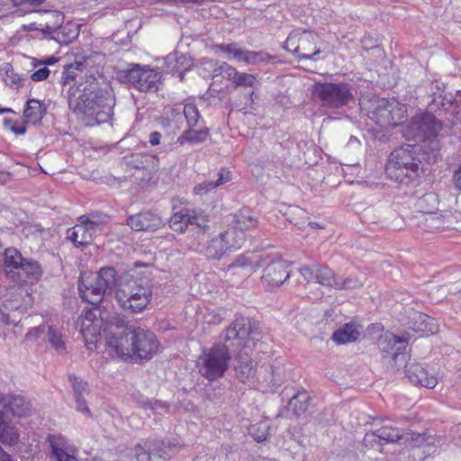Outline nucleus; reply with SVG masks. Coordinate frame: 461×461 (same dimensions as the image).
Masks as SVG:
<instances>
[{
    "label": "nucleus",
    "mask_w": 461,
    "mask_h": 461,
    "mask_svg": "<svg viewBox=\"0 0 461 461\" xmlns=\"http://www.w3.org/2000/svg\"><path fill=\"white\" fill-rule=\"evenodd\" d=\"M222 342L214 343L204 349L200 357L199 372L208 381H216L224 376L229 369L232 354L247 347L249 341H258L261 338L259 323L249 317L238 316L221 336Z\"/></svg>",
    "instance_id": "f257e3e1"
},
{
    "label": "nucleus",
    "mask_w": 461,
    "mask_h": 461,
    "mask_svg": "<svg viewBox=\"0 0 461 461\" xmlns=\"http://www.w3.org/2000/svg\"><path fill=\"white\" fill-rule=\"evenodd\" d=\"M69 92L68 105L77 118L87 127L108 122L113 115L115 97L111 88H102L93 78L79 95Z\"/></svg>",
    "instance_id": "f03ea898"
},
{
    "label": "nucleus",
    "mask_w": 461,
    "mask_h": 461,
    "mask_svg": "<svg viewBox=\"0 0 461 461\" xmlns=\"http://www.w3.org/2000/svg\"><path fill=\"white\" fill-rule=\"evenodd\" d=\"M438 157V144L434 140L428 150L425 144H406L394 149L387 160L385 173L400 184H410L421 172V164H433Z\"/></svg>",
    "instance_id": "7ed1b4c3"
},
{
    "label": "nucleus",
    "mask_w": 461,
    "mask_h": 461,
    "mask_svg": "<svg viewBox=\"0 0 461 461\" xmlns=\"http://www.w3.org/2000/svg\"><path fill=\"white\" fill-rule=\"evenodd\" d=\"M107 345L121 358L149 360L158 351L159 343L152 331L127 324L115 327Z\"/></svg>",
    "instance_id": "20e7f679"
},
{
    "label": "nucleus",
    "mask_w": 461,
    "mask_h": 461,
    "mask_svg": "<svg viewBox=\"0 0 461 461\" xmlns=\"http://www.w3.org/2000/svg\"><path fill=\"white\" fill-rule=\"evenodd\" d=\"M117 284V272L113 267H102L96 274L78 281L80 297L94 308L86 312L89 321L108 322V312H103L100 303L107 294H111Z\"/></svg>",
    "instance_id": "39448f33"
},
{
    "label": "nucleus",
    "mask_w": 461,
    "mask_h": 461,
    "mask_svg": "<svg viewBox=\"0 0 461 461\" xmlns=\"http://www.w3.org/2000/svg\"><path fill=\"white\" fill-rule=\"evenodd\" d=\"M407 341L398 336L391 335L380 340L382 351L384 353V359L390 358L389 363L400 369L403 367L404 375L409 381L414 384L432 389L438 384V379L415 361H411V357L406 352Z\"/></svg>",
    "instance_id": "423d86ee"
},
{
    "label": "nucleus",
    "mask_w": 461,
    "mask_h": 461,
    "mask_svg": "<svg viewBox=\"0 0 461 461\" xmlns=\"http://www.w3.org/2000/svg\"><path fill=\"white\" fill-rule=\"evenodd\" d=\"M311 94L312 100L324 110L343 109L355 103L353 86L345 82H316Z\"/></svg>",
    "instance_id": "0eeeda50"
},
{
    "label": "nucleus",
    "mask_w": 461,
    "mask_h": 461,
    "mask_svg": "<svg viewBox=\"0 0 461 461\" xmlns=\"http://www.w3.org/2000/svg\"><path fill=\"white\" fill-rule=\"evenodd\" d=\"M428 110V113H419L411 118L403 130V136L407 140L416 141V144H425L429 150L432 141L439 145L437 137L443 124L432 114L433 112Z\"/></svg>",
    "instance_id": "6e6552de"
},
{
    "label": "nucleus",
    "mask_w": 461,
    "mask_h": 461,
    "mask_svg": "<svg viewBox=\"0 0 461 461\" xmlns=\"http://www.w3.org/2000/svg\"><path fill=\"white\" fill-rule=\"evenodd\" d=\"M152 297V285L147 279L132 280L116 292L119 306L127 313L142 312Z\"/></svg>",
    "instance_id": "1a4fd4ad"
},
{
    "label": "nucleus",
    "mask_w": 461,
    "mask_h": 461,
    "mask_svg": "<svg viewBox=\"0 0 461 461\" xmlns=\"http://www.w3.org/2000/svg\"><path fill=\"white\" fill-rule=\"evenodd\" d=\"M116 77L121 83L144 93L158 91L161 79L158 70L137 63L129 64L127 68L118 71Z\"/></svg>",
    "instance_id": "9d476101"
},
{
    "label": "nucleus",
    "mask_w": 461,
    "mask_h": 461,
    "mask_svg": "<svg viewBox=\"0 0 461 461\" xmlns=\"http://www.w3.org/2000/svg\"><path fill=\"white\" fill-rule=\"evenodd\" d=\"M179 448L176 439L147 438L135 445L131 455L136 461H152L153 457L168 461L178 452Z\"/></svg>",
    "instance_id": "9b49d317"
},
{
    "label": "nucleus",
    "mask_w": 461,
    "mask_h": 461,
    "mask_svg": "<svg viewBox=\"0 0 461 461\" xmlns=\"http://www.w3.org/2000/svg\"><path fill=\"white\" fill-rule=\"evenodd\" d=\"M403 105L385 98H376L371 101L367 109V116L382 128L394 127L405 120Z\"/></svg>",
    "instance_id": "f8f14e48"
},
{
    "label": "nucleus",
    "mask_w": 461,
    "mask_h": 461,
    "mask_svg": "<svg viewBox=\"0 0 461 461\" xmlns=\"http://www.w3.org/2000/svg\"><path fill=\"white\" fill-rule=\"evenodd\" d=\"M244 241V235L238 234L234 230H227L208 241L204 254L208 258L219 260L240 249Z\"/></svg>",
    "instance_id": "ddd939ff"
},
{
    "label": "nucleus",
    "mask_w": 461,
    "mask_h": 461,
    "mask_svg": "<svg viewBox=\"0 0 461 461\" xmlns=\"http://www.w3.org/2000/svg\"><path fill=\"white\" fill-rule=\"evenodd\" d=\"M427 107L431 112L447 110V106L461 104V92L456 91V95L447 93L443 83L433 81L429 84V93L428 94Z\"/></svg>",
    "instance_id": "4468645a"
},
{
    "label": "nucleus",
    "mask_w": 461,
    "mask_h": 461,
    "mask_svg": "<svg viewBox=\"0 0 461 461\" xmlns=\"http://www.w3.org/2000/svg\"><path fill=\"white\" fill-rule=\"evenodd\" d=\"M126 224L134 231L154 232L161 229L165 222L157 212L147 210L130 215Z\"/></svg>",
    "instance_id": "2eb2a0df"
},
{
    "label": "nucleus",
    "mask_w": 461,
    "mask_h": 461,
    "mask_svg": "<svg viewBox=\"0 0 461 461\" xmlns=\"http://www.w3.org/2000/svg\"><path fill=\"white\" fill-rule=\"evenodd\" d=\"M289 264L281 258L269 262L263 270L262 282L267 286H279L291 276Z\"/></svg>",
    "instance_id": "dca6fc26"
},
{
    "label": "nucleus",
    "mask_w": 461,
    "mask_h": 461,
    "mask_svg": "<svg viewBox=\"0 0 461 461\" xmlns=\"http://www.w3.org/2000/svg\"><path fill=\"white\" fill-rule=\"evenodd\" d=\"M204 222L203 217L194 214V211L186 208L175 212L168 221L170 229L178 233H184L189 226L205 229L208 226Z\"/></svg>",
    "instance_id": "f3484780"
},
{
    "label": "nucleus",
    "mask_w": 461,
    "mask_h": 461,
    "mask_svg": "<svg viewBox=\"0 0 461 461\" xmlns=\"http://www.w3.org/2000/svg\"><path fill=\"white\" fill-rule=\"evenodd\" d=\"M4 307L12 312H23L32 305V297L27 285H17L5 295Z\"/></svg>",
    "instance_id": "a211bd4d"
},
{
    "label": "nucleus",
    "mask_w": 461,
    "mask_h": 461,
    "mask_svg": "<svg viewBox=\"0 0 461 461\" xmlns=\"http://www.w3.org/2000/svg\"><path fill=\"white\" fill-rule=\"evenodd\" d=\"M166 71L172 75H177L182 81L186 71L194 67V60L187 53L175 51L165 59Z\"/></svg>",
    "instance_id": "6ab92c4d"
},
{
    "label": "nucleus",
    "mask_w": 461,
    "mask_h": 461,
    "mask_svg": "<svg viewBox=\"0 0 461 461\" xmlns=\"http://www.w3.org/2000/svg\"><path fill=\"white\" fill-rule=\"evenodd\" d=\"M128 167L136 169L137 172H147L145 179H152L158 170V159L156 156L145 153H135L128 158Z\"/></svg>",
    "instance_id": "aec40b11"
},
{
    "label": "nucleus",
    "mask_w": 461,
    "mask_h": 461,
    "mask_svg": "<svg viewBox=\"0 0 461 461\" xmlns=\"http://www.w3.org/2000/svg\"><path fill=\"white\" fill-rule=\"evenodd\" d=\"M235 361L234 371L239 381L242 384L254 383L257 368L253 359L246 352H240L235 356Z\"/></svg>",
    "instance_id": "412c9836"
},
{
    "label": "nucleus",
    "mask_w": 461,
    "mask_h": 461,
    "mask_svg": "<svg viewBox=\"0 0 461 461\" xmlns=\"http://www.w3.org/2000/svg\"><path fill=\"white\" fill-rule=\"evenodd\" d=\"M68 381L71 384L73 396L76 401L77 411L78 412L90 416V410L86 401V396H87L90 393L87 382L76 376L75 375H70L68 376Z\"/></svg>",
    "instance_id": "4be33fe9"
},
{
    "label": "nucleus",
    "mask_w": 461,
    "mask_h": 461,
    "mask_svg": "<svg viewBox=\"0 0 461 461\" xmlns=\"http://www.w3.org/2000/svg\"><path fill=\"white\" fill-rule=\"evenodd\" d=\"M455 217H457V215H455L452 211L433 212L425 216V225L431 231H441L449 228L455 229Z\"/></svg>",
    "instance_id": "5701e85b"
},
{
    "label": "nucleus",
    "mask_w": 461,
    "mask_h": 461,
    "mask_svg": "<svg viewBox=\"0 0 461 461\" xmlns=\"http://www.w3.org/2000/svg\"><path fill=\"white\" fill-rule=\"evenodd\" d=\"M43 275V269L39 261L25 258L15 274L14 281L37 282Z\"/></svg>",
    "instance_id": "b1692460"
},
{
    "label": "nucleus",
    "mask_w": 461,
    "mask_h": 461,
    "mask_svg": "<svg viewBox=\"0 0 461 461\" xmlns=\"http://www.w3.org/2000/svg\"><path fill=\"white\" fill-rule=\"evenodd\" d=\"M0 405L19 417L27 416L31 411L30 403L21 395L0 393Z\"/></svg>",
    "instance_id": "393cba45"
},
{
    "label": "nucleus",
    "mask_w": 461,
    "mask_h": 461,
    "mask_svg": "<svg viewBox=\"0 0 461 461\" xmlns=\"http://www.w3.org/2000/svg\"><path fill=\"white\" fill-rule=\"evenodd\" d=\"M235 225L230 230H234L238 234H242L245 230L255 229L258 225V217L257 212L249 207H243L234 214Z\"/></svg>",
    "instance_id": "a878e982"
},
{
    "label": "nucleus",
    "mask_w": 461,
    "mask_h": 461,
    "mask_svg": "<svg viewBox=\"0 0 461 461\" xmlns=\"http://www.w3.org/2000/svg\"><path fill=\"white\" fill-rule=\"evenodd\" d=\"M24 258H25L17 249L13 247L5 249L1 260L4 271L12 279H15V274L17 270H19Z\"/></svg>",
    "instance_id": "bb28decb"
},
{
    "label": "nucleus",
    "mask_w": 461,
    "mask_h": 461,
    "mask_svg": "<svg viewBox=\"0 0 461 461\" xmlns=\"http://www.w3.org/2000/svg\"><path fill=\"white\" fill-rule=\"evenodd\" d=\"M47 113V106L38 99H28L23 110L25 122H31L34 125L41 122L43 116Z\"/></svg>",
    "instance_id": "cd10ccee"
},
{
    "label": "nucleus",
    "mask_w": 461,
    "mask_h": 461,
    "mask_svg": "<svg viewBox=\"0 0 461 461\" xmlns=\"http://www.w3.org/2000/svg\"><path fill=\"white\" fill-rule=\"evenodd\" d=\"M360 326L348 322L339 328L332 334V339L338 345L356 341L360 336Z\"/></svg>",
    "instance_id": "c85d7f7f"
},
{
    "label": "nucleus",
    "mask_w": 461,
    "mask_h": 461,
    "mask_svg": "<svg viewBox=\"0 0 461 461\" xmlns=\"http://www.w3.org/2000/svg\"><path fill=\"white\" fill-rule=\"evenodd\" d=\"M94 234L91 229H88L86 225L77 224L68 230L67 238L72 241L76 247H81L90 244Z\"/></svg>",
    "instance_id": "c756f323"
},
{
    "label": "nucleus",
    "mask_w": 461,
    "mask_h": 461,
    "mask_svg": "<svg viewBox=\"0 0 461 461\" xmlns=\"http://www.w3.org/2000/svg\"><path fill=\"white\" fill-rule=\"evenodd\" d=\"M197 126L188 127L185 130L177 139V142L180 145L185 143L198 144L205 141L209 136V130L203 126L196 128Z\"/></svg>",
    "instance_id": "7c9ffc66"
},
{
    "label": "nucleus",
    "mask_w": 461,
    "mask_h": 461,
    "mask_svg": "<svg viewBox=\"0 0 461 461\" xmlns=\"http://www.w3.org/2000/svg\"><path fill=\"white\" fill-rule=\"evenodd\" d=\"M316 40V35L303 32L301 33V41L299 44L298 57L304 59H314V57L320 53L319 49L312 47Z\"/></svg>",
    "instance_id": "2f4dec72"
},
{
    "label": "nucleus",
    "mask_w": 461,
    "mask_h": 461,
    "mask_svg": "<svg viewBox=\"0 0 461 461\" xmlns=\"http://www.w3.org/2000/svg\"><path fill=\"white\" fill-rule=\"evenodd\" d=\"M413 330L420 332V336H429L437 331L438 326L435 320L427 314L416 312L413 317Z\"/></svg>",
    "instance_id": "473e14b6"
},
{
    "label": "nucleus",
    "mask_w": 461,
    "mask_h": 461,
    "mask_svg": "<svg viewBox=\"0 0 461 461\" xmlns=\"http://www.w3.org/2000/svg\"><path fill=\"white\" fill-rule=\"evenodd\" d=\"M79 31L77 25L73 23H68L65 25H58L56 35L51 37L52 40L60 45H68L78 37Z\"/></svg>",
    "instance_id": "72a5a7b5"
},
{
    "label": "nucleus",
    "mask_w": 461,
    "mask_h": 461,
    "mask_svg": "<svg viewBox=\"0 0 461 461\" xmlns=\"http://www.w3.org/2000/svg\"><path fill=\"white\" fill-rule=\"evenodd\" d=\"M375 429L383 445L397 443L403 440V438H408V436L404 434V430L396 427L383 425Z\"/></svg>",
    "instance_id": "f704fd0d"
},
{
    "label": "nucleus",
    "mask_w": 461,
    "mask_h": 461,
    "mask_svg": "<svg viewBox=\"0 0 461 461\" xmlns=\"http://www.w3.org/2000/svg\"><path fill=\"white\" fill-rule=\"evenodd\" d=\"M438 196L436 193L430 192L419 197L415 202V208L418 212L428 215L438 209Z\"/></svg>",
    "instance_id": "c9c22d12"
},
{
    "label": "nucleus",
    "mask_w": 461,
    "mask_h": 461,
    "mask_svg": "<svg viewBox=\"0 0 461 461\" xmlns=\"http://www.w3.org/2000/svg\"><path fill=\"white\" fill-rule=\"evenodd\" d=\"M19 439V434L15 428L12 426L5 419L3 412L0 411V442L13 445Z\"/></svg>",
    "instance_id": "e433bc0d"
},
{
    "label": "nucleus",
    "mask_w": 461,
    "mask_h": 461,
    "mask_svg": "<svg viewBox=\"0 0 461 461\" xmlns=\"http://www.w3.org/2000/svg\"><path fill=\"white\" fill-rule=\"evenodd\" d=\"M19 439V434L15 428L12 426L5 419L3 412L0 411V442L13 445Z\"/></svg>",
    "instance_id": "4c0bfd02"
},
{
    "label": "nucleus",
    "mask_w": 461,
    "mask_h": 461,
    "mask_svg": "<svg viewBox=\"0 0 461 461\" xmlns=\"http://www.w3.org/2000/svg\"><path fill=\"white\" fill-rule=\"evenodd\" d=\"M310 402V395L306 391H299L288 402V408L296 416H301L307 411Z\"/></svg>",
    "instance_id": "58836bf2"
},
{
    "label": "nucleus",
    "mask_w": 461,
    "mask_h": 461,
    "mask_svg": "<svg viewBox=\"0 0 461 461\" xmlns=\"http://www.w3.org/2000/svg\"><path fill=\"white\" fill-rule=\"evenodd\" d=\"M258 262V256L254 254H242L238 256L235 260L228 266V270L239 267L249 273H252L259 267Z\"/></svg>",
    "instance_id": "ea45409f"
},
{
    "label": "nucleus",
    "mask_w": 461,
    "mask_h": 461,
    "mask_svg": "<svg viewBox=\"0 0 461 461\" xmlns=\"http://www.w3.org/2000/svg\"><path fill=\"white\" fill-rule=\"evenodd\" d=\"M32 12L45 13V14H48L49 15L52 16L55 19V22L53 23V24H50V23L47 22L45 26L42 29H41V31L44 34L51 35L50 38L53 35H56V32L58 31V25L62 24L64 22V14L59 11H51V10H43V9L26 11V13H32Z\"/></svg>",
    "instance_id": "a19ab883"
},
{
    "label": "nucleus",
    "mask_w": 461,
    "mask_h": 461,
    "mask_svg": "<svg viewBox=\"0 0 461 461\" xmlns=\"http://www.w3.org/2000/svg\"><path fill=\"white\" fill-rule=\"evenodd\" d=\"M315 282L330 287L338 285L334 272L330 268L321 265H316Z\"/></svg>",
    "instance_id": "79ce46f5"
},
{
    "label": "nucleus",
    "mask_w": 461,
    "mask_h": 461,
    "mask_svg": "<svg viewBox=\"0 0 461 461\" xmlns=\"http://www.w3.org/2000/svg\"><path fill=\"white\" fill-rule=\"evenodd\" d=\"M48 342L58 354L63 355L67 352L66 343L62 333L52 326L48 327Z\"/></svg>",
    "instance_id": "37998d69"
},
{
    "label": "nucleus",
    "mask_w": 461,
    "mask_h": 461,
    "mask_svg": "<svg viewBox=\"0 0 461 461\" xmlns=\"http://www.w3.org/2000/svg\"><path fill=\"white\" fill-rule=\"evenodd\" d=\"M404 434L408 436V438H403L404 441H411L413 443V447H429L433 444L434 438L432 436L427 433H417L413 431H404Z\"/></svg>",
    "instance_id": "c03bdc74"
},
{
    "label": "nucleus",
    "mask_w": 461,
    "mask_h": 461,
    "mask_svg": "<svg viewBox=\"0 0 461 461\" xmlns=\"http://www.w3.org/2000/svg\"><path fill=\"white\" fill-rule=\"evenodd\" d=\"M183 113L185 117L188 127L198 126L201 116L194 104L189 103L185 104Z\"/></svg>",
    "instance_id": "a18cd8bd"
},
{
    "label": "nucleus",
    "mask_w": 461,
    "mask_h": 461,
    "mask_svg": "<svg viewBox=\"0 0 461 461\" xmlns=\"http://www.w3.org/2000/svg\"><path fill=\"white\" fill-rule=\"evenodd\" d=\"M110 217L101 211L90 212V229L95 233L96 230H100L101 227L105 225Z\"/></svg>",
    "instance_id": "49530a36"
},
{
    "label": "nucleus",
    "mask_w": 461,
    "mask_h": 461,
    "mask_svg": "<svg viewBox=\"0 0 461 461\" xmlns=\"http://www.w3.org/2000/svg\"><path fill=\"white\" fill-rule=\"evenodd\" d=\"M48 442L50 443L52 456L69 447L66 438L61 435H49Z\"/></svg>",
    "instance_id": "de8ad7c7"
},
{
    "label": "nucleus",
    "mask_w": 461,
    "mask_h": 461,
    "mask_svg": "<svg viewBox=\"0 0 461 461\" xmlns=\"http://www.w3.org/2000/svg\"><path fill=\"white\" fill-rule=\"evenodd\" d=\"M215 68L213 69L214 76L224 75L226 78L230 81H234L235 77L238 76V71L235 68L229 65L226 62H216Z\"/></svg>",
    "instance_id": "09e8293b"
},
{
    "label": "nucleus",
    "mask_w": 461,
    "mask_h": 461,
    "mask_svg": "<svg viewBox=\"0 0 461 461\" xmlns=\"http://www.w3.org/2000/svg\"><path fill=\"white\" fill-rule=\"evenodd\" d=\"M140 405L143 409L151 410L155 412H158L159 411L169 412L170 411V404L168 402L157 399H147L143 401Z\"/></svg>",
    "instance_id": "8fccbe9b"
},
{
    "label": "nucleus",
    "mask_w": 461,
    "mask_h": 461,
    "mask_svg": "<svg viewBox=\"0 0 461 461\" xmlns=\"http://www.w3.org/2000/svg\"><path fill=\"white\" fill-rule=\"evenodd\" d=\"M301 33L292 32L287 37L284 48L291 53L298 56Z\"/></svg>",
    "instance_id": "3c124183"
},
{
    "label": "nucleus",
    "mask_w": 461,
    "mask_h": 461,
    "mask_svg": "<svg viewBox=\"0 0 461 461\" xmlns=\"http://www.w3.org/2000/svg\"><path fill=\"white\" fill-rule=\"evenodd\" d=\"M362 443L367 448L380 447L383 446L375 429L366 433Z\"/></svg>",
    "instance_id": "603ef678"
},
{
    "label": "nucleus",
    "mask_w": 461,
    "mask_h": 461,
    "mask_svg": "<svg viewBox=\"0 0 461 461\" xmlns=\"http://www.w3.org/2000/svg\"><path fill=\"white\" fill-rule=\"evenodd\" d=\"M233 83L239 86H253L256 83V77L252 74L238 72Z\"/></svg>",
    "instance_id": "864d4df0"
},
{
    "label": "nucleus",
    "mask_w": 461,
    "mask_h": 461,
    "mask_svg": "<svg viewBox=\"0 0 461 461\" xmlns=\"http://www.w3.org/2000/svg\"><path fill=\"white\" fill-rule=\"evenodd\" d=\"M269 369L271 371L270 383H272L274 386H280L284 383L283 367L270 366Z\"/></svg>",
    "instance_id": "5fc2aeb1"
},
{
    "label": "nucleus",
    "mask_w": 461,
    "mask_h": 461,
    "mask_svg": "<svg viewBox=\"0 0 461 461\" xmlns=\"http://www.w3.org/2000/svg\"><path fill=\"white\" fill-rule=\"evenodd\" d=\"M337 284L338 285L334 287L336 289H357L363 285L359 280L353 278H346L343 280L337 278Z\"/></svg>",
    "instance_id": "6e6d98bb"
},
{
    "label": "nucleus",
    "mask_w": 461,
    "mask_h": 461,
    "mask_svg": "<svg viewBox=\"0 0 461 461\" xmlns=\"http://www.w3.org/2000/svg\"><path fill=\"white\" fill-rule=\"evenodd\" d=\"M316 265L312 267L304 266L299 269L301 276L306 282H315Z\"/></svg>",
    "instance_id": "4d7b16f0"
},
{
    "label": "nucleus",
    "mask_w": 461,
    "mask_h": 461,
    "mask_svg": "<svg viewBox=\"0 0 461 461\" xmlns=\"http://www.w3.org/2000/svg\"><path fill=\"white\" fill-rule=\"evenodd\" d=\"M215 187H217L215 181H205L203 184L196 185L194 187V192L197 194H204Z\"/></svg>",
    "instance_id": "13d9d810"
},
{
    "label": "nucleus",
    "mask_w": 461,
    "mask_h": 461,
    "mask_svg": "<svg viewBox=\"0 0 461 461\" xmlns=\"http://www.w3.org/2000/svg\"><path fill=\"white\" fill-rule=\"evenodd\" d=\"M48 331V327L46 325H40L38 327L31 329L26 334V339L31 340L32 339H38L42 334Z\"/></svg>",
    "instance_id": "bf43d9fd"
},
{
    "label": "nucleus",
    "mask_w": 461,
    "mask_h": 461,
    "mask_svg": "<svg viewBox=\"0 0 461 461\" xmlns=\"http://www.w3.org/2000/svg\"><path fill=\"white\" fill-rule=\"evenodd\" d=\"M50 72V69L46 66H44V67L37 69L36 71H34L31 75V79L34 82L42 81L49 77Z\"/></svg>",
    "instance_id": "052dcab7"
},
{
    "label": "nucleus",
    "mask_w": 461,
    "mask_h": 461,
    "mask_svg": "<svg viewBox=\"0 0 461 461\" xmlns=\"http://www.w3.org/2000/svg\"><path fill=\"white\" fill-rule=\"evenodd\" d=\"M263 52H257V51H251L247 50L246 57H245V62L247 64H257L258 61H263Z\"/></svg>",
    "instance_id": "680f3d73"
},
{
    "label": "nucleus",
    "mask_w": 461,
    "mask_h": 461,
    "mask_svg": "<svg viewBox=\"0 0 461 461\" xmlns=\"http://www.w3.org/2000/svg\"><path fill=\"white\" fill-rule=\"evenodd\" d=\"M53 456L57 461H77V458L69 454V447L53 455Z\"/></svg>",
    "instance_id": "e2e57ef3"
},
{
    "label": "nucleus",
    "mask_w": 461,
    "mask_h": 461,
    "mask_svg": "<svg viewBox=\"0 0 461 461\" xmlns=\"http://www.w3.org/2000/svg\"><path fill=\"white\" fill-rule=\"evenodd\" d=\"M230 180V172L221 168V171L218 173V178L215 181L217 184V186L228 182Z\"/></svg>",
    "instance_id": "0e129e2a"
},
{
    "label": "nucleus",
    "mask_w": 461,
    "mask_h": 461,
    "mask_svg": "<svg viewBox=\"0 0 461 461\" xmlns=\"http://www.w3.org/2000/svg\"><path fill=\"white\" fill-rule=\"evenodd\" d=\"M237 43H230V44H217L214 46L215 49L221 50L222 52L232 55L234 53Z\"/></svg>",
    "instance_id": "69168bd1"
},
{
    "label": "nucleus",
    "mask_w": 461,
    "mask_h": 461,
    "mask_svg": "<svg viewBox=\"0 0 461 461\" xmlns=\"http://www.w3.org/2000/svg\"><path fill=\"white\" fill-rule=\"evenodd\" d=\"M246 53H247L246 50H242V49L239 48L237 45L232 57L234 59H236L238 61L245 62Z\"/></svg>",
    "instance_id": "338daca9"
},
{
    "label": "nucleus",
    "mask_w": 461,
    "mask_h": 461,
    "mask_svg": "<svg viewBox=\"0 0 461 461\" xmlns=\"http://www.w3.org/2000/svg\"><path fill=\"white\" fill-rule=\"evenodd\" d=\"M161 133L158 131H152L149 136V142L151 146L158 145L161 139Z\"/></svg>",
    "instance_id": "774afa93"
}]
</instances>
